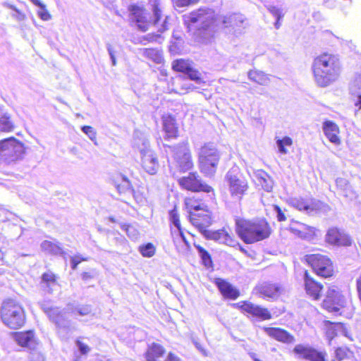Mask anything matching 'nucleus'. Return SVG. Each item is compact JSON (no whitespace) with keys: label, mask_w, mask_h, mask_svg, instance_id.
I'll list each match as a JSON object with an SVG mask.
<instances>
[{"label":"nucleus","mask_w":361,"mask_h":361,"mask_svg":"<svg viewBox=\"0 0 361 361\" xmlns=\"http://www.w3.org/2000/svg\"><path fill=\"white\" fill-rule=\"evenodd\" d=\"M128 11L137 29L142 32L154 27L162 33L169 29L170 16L165 13L161 0H149L148 10L137 4L130 5Z\"/></svg>","instance_id":"nucleus-1"},{"label":"nucleus","mask_w":361,"mask_h":361,"mask_svg":"<svg viewBox=\"0 0 361 361\" xmlns=\"http://www.w3.org/2000/svg\"><path fill=\"white\" fill-rule=\"evenodd\" d=\"M312 68L316 83L322 87L335 82L341 73L339 59L333 54H324L317 56Z\"/></svg>","instance_id":"nucleus-2"},{"label":"nucleus","mask_w":361,"mask_h":361,"mask_svg":"<svg viewBox=\"0 0 361 361\" xmlns=\"http://www.w3.org/2000/svg\"><path fill=\"white\" fill-rule=\"evenodd\" d=\"M235 230L238 236L247 244L261 241L269 237L271 229L264 219L252 221L235 219Z\"/></svg>","instance_id":"nucleus-3"},{"label":"nucleus","mask_w":361,"mask_h":361,"mask_svg":"<svg viewBox=\"0 0 361 361\" xmlns=\"http://www.w3.org/2000/svg\"><path fill=\"white\" fill-rule=\"evenodd\" d=\"M1 317L7 326L13 329L20 328L25 322L23 307L12 299L4 301L1 309Z\"/></svg>","instance_id":"nucleus-4"},{"label":"nucleus","mask_w":361,"mask_h":361,"mask_svg":"<svg viewBox=\"0 0 361 361\" xmlns=\"http://www.w3.org/2000/svg\"><path fill=\"white\" fill-rule=\"evenodd\" d=\"M184 24L189 31L207 30L214 23V11L210 8H200L183 16Z\"/></svg>","instance_id":"nucleus-5"},{"label":"nucleus","mask_w":361,"mask_h":361,"mask_svg":"<svg viewBox=\"0 0 361 361\" xmlns=\"http://www.w3.org/2000/svg\"><path fill=\"white\" fill-rule=\"evenodd\" d=\"M220 157V152L214 143L204 144L199 152L201 171L206 176H213L216 173Z\"/></svg>","instance_id":"nucleus-6"},{"label":"nucleus","mask_w":361,"mask_h":361,"mask_svg":"<svg viewBox=\"0 0 361 361\" xmlns=\"http://www.w3.org/2000/svg\"><path fill=\"white\" fill-rule=\"evenodd\" d=\"M25 153L23 144L13 137L0 142V160L15 161L23 159Z\"/></svg>","instance_id":"nucleus-7"},{"label":"nucleus","mask_w":361,"mask_h":361,"mask_svg":"<svg viewBox=\"0 0 361 361\" xmlns=\"http://www.w3.org/2000/svg\"><path fill=\"white\" fill-rule=\"evenodd\" d=\"M226 181L232 197L240 200L248 189L246 179L240 173L238 167L231 168L226 174Z\"/></svg>","instance_id":"nucleus-8"},{"label":"nucleus","mask_w":361,"mask_h":361,"mask_svg":"<svg viewBox=\"0 0 361 361\" xmlns=\"http://www.w3.org/2000/svg\"><path fill=\"white\" fill-rule=\"evenodd\" d=\"M305 257L306 262L317 275L324 278L333 275V265L330 259L326 256L317 253L307 255Z\"/></svg>","instance_id":"nucleus-9"},{"label":"nucleus","mask_w":361,"mask_h":361,"mask_svg":"<svg viewBox=\"0 0 361 361\" xmlns=\"http://www.w3.org/2000/svg\"><path fill=\"white\" fill-rule=\"evenodd\" d=\"M140 140H135V145L137 146L142 154V165L143 169L149 174L156 173L159 163L157 156L149 149V143L147 139L142 140V145H140Z\"/></svg>","instance_id":"nucleus-10"},{"label":"nucleus","mask_w":361,"mask_h":361,"mask_svg":"<svg viewBox=\"0 0 361 361\" xmlns=\"http://www.w3.org/2000/svg\"><path fill=\"white\" fill-rule=\"evenodd\" d=\"M167 147L173 152L176 166L180 172H186L193 167L191 154L186 144H180L175 147Z\"/></svg>","instance_id":"nucleus-11"},{"label":"nucleus","mask_w":361,"mask_h":361,"mask_svg":"<svg viewBox=\"0 0 361 361\" xmlns=\"http://www.w3.org/2000/svg\"><path fill=\"white\" fill-rule=\"evenodd\" d=\"M178 182L182 188L192 192H210L212 188L203 182L197 172L189 173L188 176L178 178Z\"/></svg>","instance_id":"nucleus-12"},{"label":"nucleus","mask_w":361,"mask_h":361,"mask_svg":"<svg viewBox=\"0 0 361 361\" xmlns=\"http://www.w3.org/2000/svg\"><path fill=\"white\" fill-rule=\"evenodd\" d=\"M345 305V298L341 293L338 288L329 287L323 301V307L329 312L338 313L341 308Z\"/></svg>","instance_id":"nucleus-13"},{"label":"nucleus","mask_w":361,"mask_h":361,"mask_svg":"<svg viewBox=\"0 0 361 361\" xmlns=\"http://www.w3.org/2000/svg\"><path fill=\"white\" fill-rule=\"evenodd\" d=\"M293 353L298 355L300 358L309 361H326L325 353L308 345L298 344L294 347Z\"/></svg>","instance_id":"nucleus-14"},{"label":"nucleus","mask_w":361,"mask_h":361,"mask_svg":"<svg viewBox=\"0 0 361 361\" xmlns=\"http://www.w3.org/2000/svg\"><path fill=\"white\" fill-rule=\"evenodd\" d=\"M212 213L207 209V211H202L200 212H190V221L193 226L198 228L199 231L203 233L204 230H207L212 224Z\"/></svg>","instance_id":"nucleus-15"},{"label":"nucleus","mask_w":361,"mask_h":361,"mask_svg":"<svg viewBox=\"0 0 361 361\" xmlns=\"http://www.w3.org/2000/svg\"><path fill=\"white\" fill-rule=\"evenodd\" d=\"M241 303V305L240 303L237 305L243 311L258 318L259 320H268L271 318V314L267 308L247 301Z\"/></svg>","instance_id":"nucleus-16"},{"label":"nucleus","mask_w":361,"mask_h":361,"mask_svg":"<svg viewBox=\"0 0 361 361\" xmlns=\"http://www.w3.org/2000/svg\"><path fill=\"white\" fill-rule=\"evenodd\" d=\"M202 235L207 240H212L219 243L225 244L229 246H235V241L225 229L217 231L204 230Z\"/></svg>","instance_id":"nucleus-17"},{"label":"nucleus","mask_w":361,"mask_h":361,"mask_svg":"<svg viewBox=\"0 0 361 361\" xmlns=\"http://www.w3.org/2000/svg\"><path fill=\"white\" fill-rule=\"evenodd\" d=\"M326 240L332 245L342 246L351 245L350 238L343 231H340L337 228H331L328 230L326 235Z\"/></svg>","instance_id":"nucleus-18"},{"label":"nucleus","mask_w":361,"mask_h":361,"mask_svg":"<svg viewBox=\"0 0 361 361\" xmlns=\"http://www.w3.org/2000/svg\"><path fill=\"white\" fill-rule=\"evenodd\" d=\"M225 27L233 30V34H240L245 28L243 25L245 18L241 14H232L228 16H224L220 19Z\"/></svg>","instance_id":"nucleus-19"},{"label":"nucleus","mask_w":361,"mask_h":361,"mask_svg":"<svg viewBox=\"0 0 361 361\" xmlns=\"http://www.w3.org/2000/svg\"><path fill=\"white\" fill-rule=\"evenodd\" d=\"M263 329L269 336L279 342L290 344L295 341V337L285 329L275 327H264Z\"/></svg>","instance_id":"nucleus-20"},{"label":"nucleus","mask_w":361,"mask_h":361,"mask_svg":"<svg viewBox=\"0 0 361 361\" xmlns=\"http://www.w3.org/2000/svg\"><path fill=\"white\" fill-rule=\"evenodd\" d=\"M115 187L120 195L126 197H133L136 201H138V197L135 195V190L128 178L123 175L119 174L118 179L115 181Z\"/></svg>","instance_id":"nucleus-21"},{"label":"nucleus","mask_w":361,"mask_h":361,"mask_svg":"<svg viewBox=\"0 0 361 361\" xmlns=\"http://www.w3.org/2000/svg\"><path fill=\"white\" fill-rule=\"evenodd\" d=\"M290 204L300 211H305L311 213L321 209L322 203L319 201L311 200L307 201L302 198H292L290 200Z\"/></svg>","instance_id":"nucleus-22"},{"label":"nucleus","mask_w":361,"mask_h":361,"mask_svg":"<svg viewBox=\"0 0 361 361\" xmlns=\"http://www.w3.org/2000/svg\"><path fill=\"white\" fill-rule=\"evenodd\" d=\"M289 231L302 239L310 240L314 235V228L306 224L295 222L290 225Z\"/></svg>","instance_id":"nucleus-23"},{"label":"nucleus","mask_w":361,"mask_h":361,"mask_svg":"<svg viewBox=\"0 0 361 361\" xmlns=\"http://www.w3.org/2000/svg\"><path fill=\"white\" fill-rule=\"evenodd\" d=\"M281 288L274 283L264 282L256 287L257 292L263 298L275 299L279 297Z\"/></svg>","instance_id":"nucleus-24"},{"label":"nucleus","mask_w":361,"mask_h":361,"mask_svg":"<svg viewBox=\"0 0 361 361\" xmlns=\"http://www.w3.org/2000/svg\"><path fill=\"white\" fill-rule=\"evenodd\" d=\"M49 318L59 329L67 330L70 327L71 323L66 312L59 307L51 313Z\"/></svg>","instance_id":"nucleus-25"},{"label":"nucleus","mask_w":361,"mask_h":361,"mask_svg":"<svg viewBox=\"0 0 361 361\" xmlns=\"http://www.w3.org/2000/svg\"><path fill=\"white\" fill-rule=\"evenodd\" d=\"M305 290L308 295L312 297L314 300H318L320 297V292L322 286L312 279L307 271L305 272Z\"/></svg>","instance_id":"nucleus-26"},{"label":"nucleus","mask_w":361,"mask_h":361,"mask_svg":"<svg viewBox=\"0 0 361 361\" xmlns=\"http://www.w3.org/2000/svg\"><path fill=\"white\" fill-rule=\"evenodd\" d=\"M323 131L331 142L335 145H339L341 143V140L338 136L339 129L335 123L331 121L324 122Z\"/></svg>","instance_id":"nucleus-27"},{"label":"nucleus","mask_w":361,"mask_h":361,"mask_svg":"<svg viewBox=\"0 0 361 361\" xmlns=\"http://www.w3.org/2000/svg\"><path fill=\"white\" fill-rule=\"evenodd\" d=\"M14 338L16 341L23 347H27L29 349L35 348L36 342L32 331L16 333Z\"/></svg>","instance_id":"nucleus-28"},{"label":"nucleus","mask_w":361,"mask_h":361,"mask_svg":"<svg viewBox=\"0 0 361 361\" xmlns=\"http://www.w3.org/2000/svg\"><path fill=\"white\" fill-rule=\"evenodd\" d=\"M216 285L224 297L235 300L240 295L239 291L235 288L224 280L219 279L216 282Z\"/></svg>","instance_id":"nucleus-29"},{"label":"nucleus","mask_w":361,"mask_h":361,"mask_svg":"<svg viewBox=\"0 0 361 361\" xmlns=\"http://www.w3.org/2000/svg\"><path fill=\"white\" fill-rule=\"evenodd\" d=\"M165 354V350L161 345L153 343L146 352L147 361H161Z\"/></svg>","instance_id":"nucleus-30"},{"label":"nucleus","mask_w":361,"mask_h":361,"mask_svg":"<svg viewBox=\"0 0 361 361\" xmlns=\"http://www.w3.org/2000/svg\"><path fill=\"white\" fill-rule=\"evenodd\" d=\"M163 127L166 133V138H173L177 137L178 128L175 123V119L171 116L164 117Z\"/></svg>","instance_id":"nucleus-31"},{"label":"nucleus","mask_w":361,"mask_h":361,"mask_svg":"<svg viewBox=\"0 0 361 361\" xmlns=\"http://www.w3.org/2000/svg\"><path fill=\"white\" fill-rule=\"evenodd\" d=\"M185 204L188 210L189 216H190V212H200L207 211L208 208L207 205L204 202L199 201L195 198H186Z\"/></svg>","instance_id":"nucleus-32"},{"label":"nucleus","mask_w":361,"mask_h":361,"mask_svg":"<svg viewBox=\"0 0 361 361\" xmlns=\"http://www.w3.org/2000/svg\"><path fill=\"white\" fill-rule=\"evenodd\" d=\"M248 78L260 85H267L269 83V78L268 75L261 71L257 70H251L247 73Z\"/></svg>","instance_id":"nucleus-33"},{"label":"nucleus","mask_w":361,"mask_h":361,"mask_svg":"<svg viewBox=\"0 0 361 361\" xmlns=\"http://www.w3.org/2000/svg\"><path fill=\"white\" fill-rule=\"evenodd\" d=\"M41 249L50 255H63L64 252L59 243H55L49 240H44L40 245Z\"/></svg>","instance_id":"nucleus-34"},{"label":"nucleus","mask_w":361,"mask_h":361,"mask_svg":"<svg viewBox=\"0 0 361 361\" xmlns=\"http://www.w3.org/2000/svg\"><path fill=\"white\" fill-rule=\"evenodd\" d=\"M256 178L258 181V184H259L262 188L269 192L273 188V181L271 177L264 171H259L256 173Z\"/></svg>","instance_id":"nucleus-35"},{"label":"nucleus","mask_w":361,"mask_h":361,"mask_svg":"<svg viewBox=\"0 0 361 361\" xmlns=\"http://www.w3.org/2000/svg\"><path fill=\"white\" fill-rule=\"evenodd\" d=\"M14 129V124L8 114H4L0 117V131L11 132Z\"/></svg>","instance_id":"nucleus-36"},{"label":"nucleus","mask_w":361,"mask_h":361,"mask_svg":"<svg viewBox=\"0 0 361 361\" xmlns=\"http://www.w3.org/2000/svg\"><path fill=\"white\" fill-rule=\"evenodd\" d=\"M194 246L198 252V255L202 261V264L206 267H211L212 266V259L210 254L200 245L194 244Z\"/></svg>","instance_id":"nucleus-37"},{"label":"nucleus","mask_w":361,"mask_h":361,"mask_svg":"<svg viewBox=\"0 0 361 361\" xmlns=\"http://www.w3.org/2000/svg\"><path fill=\"white\" fill-rule=\"evenodd\" d=\"M192 67L188 61L184 59H177L173 61L172 68L174 71L186 73L188 70Z\"/></svg>","instance_id":"nucleus-38"},{"label":"nucleus","mask_w":361,"mask_h":361,"mask_svg":"<svg viewBox=\"0 0 361 361\" xmlns=\"http://www.w3.org/2000/svg\"><path fill=\"white\" fill-rule=\"evenodd\" d=\"M42 283L46 286L49 292H51V287L56 285L55 275L51 272L44 273L42 276Z\"/></svg>","instance_id":"nucleus-39"},{"label":"nucleus","mask_w":361,"mask_h":361,"mask_svg":"<svg viewBox=\"0 0 361 361\" xmlns=\"http://www.w3.org/2000/svg\"><path fill=\"white\" fill-rule=\"evenodd\" d=\"M155 247L151 243L140 246L139 250L142 255L145 257H151L155 253Z\"/></svg>","instance_id":"nucleus-40"},{"label":"nucleus","mask_w":361,"mask_h":361,"mask_svg":"<svg viewBox=\"0 0 361 361\" xmlns=\"http://www.w3.org/2000/svg\"><path fill=\"white\" fill-rule=\"evenodd\" d=\"M73 312H77L80 316H87L92 312V307L90 305H78L74 308L68 307Z\"/></svg>","instance_id":"nucleus-41"},{"label":"nucleus","mask_w":361,"mask_h":361,"mask_svg":"<svg viewBox=\"0 0 361 361\" xmlns=\"http://www.w3.org/2000/svg\"><path fill=\"white\" fill-rule=\"evenodd\" d=\"M350 90L353 94H358L361 90V73L357 74L350 85Z\"/></svg>","instance_id":"nucleus-42"},{"label":"nucleus","mask_w":361,"mask_h":361,"mask_svg":"<svg viewBox=\"0 0 361 361\" xmlns=\"http://www.w3.org/2000/svg\"><path fill=\"white\" fill-rule=\"evenodd\" d=\"M187 77L191 80L195 81L197 84H200L203 82L202 79L201 78V73L195 69L192 66L188 71L185 73Z\"/></svg>","instance_id":"nucleus-43"},{"label":"nucleus","mask_w":361,"mask_h":361,"mask_svg":"<svg viewBox=\"0 0 361 361\" xmlns=\"http://www.w3.org/2000/svg\"><path fill=\"white\" fill-rule=\"evenodd\" d=\"M145 53L147 56L152 59L156 63H161V56L157 50L152 49H148L145 51Z\"/></svg>","instance_id":"nucleus-44"},{"label":"nucleus","mask_w":361,"mask_h":361,"mask_svg":"<svg viewBox=\"0 0 361 361\" xmlns=\"http://www.w3.org/2000/svg\"><path fill=\"white\" fill-rule=\"evenodd\" d=\"M170 220L171 223L178 229L180 230V223L179 216L176 208L175 207L169 212Z\"/></svg>","instance_id":"nucleus-45"},{"label":"nucleus","mask_w":361,"mask_h":361,"mask_svg":"<svg viewBox=\"0 0 361 361\" xmlns=\"http://www.w3.org/2000/svg\"><path fill=\"white\" fill-rule=\"evenodd\" d=\"M81 130L92 141H96L97 133L92 126H84L81 128Z\"/></svg>","instance_id":"nucleus-46"},{"label":"nucleus","mask_w":361,"mask_h":361,"mask_svg":"<svg viewBox=\"0 0 361 361\" xmlns=\"http://www.w3.org/2000/svg\"><path fill=\"white\" fill-rule=\"evenodd\" d=\"M37 15L42 20H49L51 18V16L47 11L45 4L43 5V7L39 8Z\"/></svg>","instance_id":"nucleus-47"},{"label":"nucleus","mask_w":361,"mask_h":361,"mask_svg":"<svg viewBox=\"0 0 361 361\" xmlns=\"http://www.w3.org/2000/svg\"><path fill=\"white\" fill-rule=\"evenodd\" d=\"M269 11L276 18L279 19H282L283 17V14L282 13V11L274 6L271 5H267L266 6Z\"/></svg>","instance_id":"nucleus-48"},{"label":"nucleus","mask_w":361,"mask_h":361,"mask_svg":"<svg viewBox=\"0 0 361 361\" xmlns=\"http://www.w3.org/2000/svg\"><path fill=\"white\" fill-rule=\"evenodd\" d=\"M87 258L82 257L80 255H76L73 257H71V268L73 270H75L77 269L78 265L82 262V261H87Z\"/></svg>","instance_id":"nucleus-49"},{"label":"nucleus","mask_w":361,"mask_h":361,"mask_svg":"<svg viewBox=\"0 0 361 361\" xmlns=\"http://www.w3.org/2000/svg\"><path fill=\"white\" fill-rule=\"evenodd\" d=\"M41 309L46 313V314L48 316V317H50L51 313L55 310L56 309H58V307H52L49 303L46 302H42L39 303Z\"/></svg>","instance_id":"nucleus-50"},{"label":"nucleus","mask_w":361,"mask_h":361,"mask_svg":"<svg viewBox=\"0 0 361 361\" xmlns=\"http://www.w3.org/2000/svg\"><path fill=\"white\" fill-rule=\"evenodd\" d=\"M125 230L127 235L132 238L133 240H135L137 238L138 233L133 226H125Z\"/></svg>","instance_id":"nucleus-51"},{"label":"nucleus","mask_w":361,"mask_h":361,"mask_svg":"<svg viewBox=\"0 0 361 361\" xmlns=\"http://www.w3.org/2000/svg\"><path fill=\"white\" fill-rule=\"evenodd\" d=\"M106 49L110 56L112 66H115L116 65V59L115 56L116 51L113 47L109 43L106 44Z\"/></svg>","instance_id":"nucleus-52"},{"label":"nucleus","mask_w":361,"mask_h":361,"mask_svg":"<svg viewBox=\"0 0 361 361\" xmlns=\"http://www.w3.org/2000/svg\"><path fill=\"white\" fill-rule=\"evenodd\" d=\"M274 211L276 214V218L279 221H283L286 219L284 212L278 205H274Z\"/></svg>","instance_id":"nucleus-53"},{"label":"nucleus","mask_w":361,"mask_h":361,"mask_svg":"<svg viewBox=\"0 0 361 361\" xmlns=\"http://www.w3.org/2000/svg\"><path fill=\"white\" fill-rule=\"evenodd\" d=\"M76 345L82 354H86L90 351V348L86 344L80 341H76Z\"/></svg>","instance_id":"nucleus-54"},{"label":"nucleus","mask_w":361,"mask_h":361,"mask_svg":"<svg viewBox=\"0 0 361 361\" xmlns=\"http://www.w3.org/2000/svg\"><path fill=\"white\" fill-rule=\"evenodd\" d=\"M335 355H336V357L338 360H341L344 359L345 357L346 356V350H345V349H343L341 348H338L335 350Z\"/></svg>","instance_id":"nucleus-55"},{"label":"nucleus","mask_w":361,"mask_h":361,"mask_svg":"<svg viewBox=\"0 0 361 361\" xmlns=\"http://www.w3.org/2000/svg\"><path fill=\"white\" fill-rule=\"evenodd\" d=\"M336 185L343 190H345L348 185V180L346 179L342 178H337L336 180Z\"/></svg>","instance_id":"nucleus-56"},{"label":"nucleus","mask_w":361,"mask_h":361,"mask_svg":"<svg viewBox=\"0 0 361 361\" xmlns=\"http://www.w3.org/2000/svg\"><path fill=\"white\" fill-rule=\"evenodd\" d=\"M9 8L17 13L18 15L16 18L18 20H23L25 19V15L21 11H20L15 6L10 5Z\"/></svg>","instance_id":"nucleus-57"},{"label":"nucleus","mask_w":361,"mask_h":361,"mask_svg":"<svg viewBox=\"0 0 361 361\" xmlns=\"http://www.w3.org/2000/svg\"><path fill=\"white\" fill-rule=\"evenodd\" d=\"M192 343L200 352H201L204 355H207V351L197 340L193 339Z\"/></svg>","instance_id":"nucleus-58"},{"label":"nucleus","mask_w":361,"mask_h":361,"mask_svg":"<svg viewBox=\"0 0 361 361\" xmlns=\"http://www.w3.org/2000/svg\"><path fill=\"white\" fill-rule=\"evenodd\" d=\"M356 289L358 295V298L361 301V274L356 279Z\"/></svg>","instance_id":"nucleus-59"},{"label":"nucleus","mask_w":361,"mask_h":361,"mask_svg":"<svg viewBox=\"0 0 361 361\" xmlns=\"http://www.w3.org/2000/svg\"><path fill=\"white\" fill-rule=\"evenodd\" d=\"M198 0H178V6H186L191 4H194L197 2Z\"/></svg>","instance_id":"nucleus-60"},{"label":"nucleus","mask_w":361,"mask_h":361,"mask_svg":"<svg viewBox=\"0 0 361 361\" xmlns=\"http://www.w3.org/2000/svg\"><path fill=\"white\" fill-rule=\"evenodd\" d=\"M281 142H282V140H281L280 139L276 140V145L279 148V151L281 154H287L288 150L285 148L284 145H283Z\"/></svg>","instance_id":"nucleus-61"},{"label":"nucleus","mask_w":361,"mask_h":361,"mask_svg":"<svg viewBox=\"0 0 361 361\" xmlns=\"http://www.w3.org/2000/svg\"><path fill=\"white\" fill-rule=\"evenodd\" d=\"M282 140V144L284 145V146H290L293 143L292 139L289 137H284L283 139H280Z\"/></svg>","instance_id":"nucleus-62"},{"label":"nucleus","mask_w":361,"mask_h":361,"mask_svg":"<svg viewBox=\"0 0 361 361\" xmlns=\"http://www.w3.org/2000/svg\"><path fill=\"white\" fill-rule=\"evenodd\" d=\"M82 279L84 281H87L92 278V276L89 272H83L81 275Z\"/></svg>","instance_id":"nucleus-63"},{"label":"nucleus","mask_w":361,"mask_h":361,"mask_svg":"<svg viewBox=\"0 0 361 361\" xmlns=\"http://www.w3.org/2000/svg\"><path fill=\"white\" fill-rule=\"evenodd\" d=\"M164 361H180L179 359L174 356L172 353H169L167 358Z\"/></svg>","instance_id":"nucleus-64"}]
</instances>
